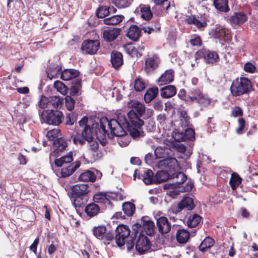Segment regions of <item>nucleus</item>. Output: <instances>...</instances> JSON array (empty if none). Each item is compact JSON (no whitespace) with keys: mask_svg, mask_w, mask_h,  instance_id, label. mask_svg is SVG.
Returning a JSON list of instances; mask_svg holds the SVG:
<instances>
[{"mask_svg":"<svg viewBox=\"0 0 258 258\" xmlns=\"http://www.w3.org/2000/svg\"><path fill=\"white\" fill-rule=\"evenodd\" d=\"M142 125L140 126H135L134 125H131L127 127V129L130 132V135L134 139H137L143 136V132L140 131V128Z\"/></svg>","mask_w":258,"mask_h":258,"instance_id":"43","label":"nucleus"},{"mask_svg":"<svg viewBox=\"0 0 258 258\" xmlns=\"http://www.w3.org/2000/svg\"><path fill=\"white\" fill-rule=\"evenodd\" d=\"M54 151L51 153V156L56 157L59 153L64 150L68 146L66 141L62 138L56 139L53 143Z\"/></svg>","mask_w":258,"mask_h":258,"instance_id":"11","label":"nucleus"},{"mask_svg":"<svg viewBox=\"0 0 258 258\" xmlns=\"http://www.w3.org/2000/svg\"><path fill=\"white\" fill-rule=\"evenodd\" d=\"M75 100L70 96H67L65 97V104L67 109L69 111H72L74 108Z\"/></svg>","mask_w":258,"mask_h":258,"instance_id":"56","label":"nucleus"},{"mask_svg":"<svg viewBox=\"0 0 258 258\" xmlns=\"http://www.w3.org/2000/svg\"><path fill=\"white\" fill-rule=\"evenodd\" d=\"M50 108H58L61 106L62 99L59 97L52 96L50 98Z\"/></svg>","mask_w":258,"mask_h":258,"instance_id":"49","label":"nucleus"},{"mask_svg":"<svg viewBox=\"0 0 258 258\" xmlns=\"http://www.w3.org/2000/svg\"><path fill=\"white\" fill-rule=\"evenodd\" d=\"M112 194L108 192H100L94 196V201L96 203L102 204L105 205H110L111 203Z\"/></svg>","mask_w":258,"mask_h":258,"instance_id":"15","label":"nucleus"},{"mask_svg":"<svg viewBox=\"0 0 258 258\" xmlns=\"http://www.w3.org/2000/svg\"><path fill=\"white\" fill-rule=\"evenodd\" d=\"M73 153L72 152L65 156L62 157L55 161V165L58 167L63 166L64 164L71 163L73 161Z\"/></svg>","mask_w":258,"mask_h":258,"instance_id":"39","label":"nucleus"},{"mask_svg":"<svg viewBox=\"0 0 258 258\" xmlns=\"http://www.w3.org/2000/svg\"><path fill=\"white\" fill-rule=\"evenodd\" d=\"M180 121L181 126L182 127H186L188 125L189 121V117L186 112L181 111L180 113Z\"/></svg>","mask_w":258,"mask_h":258,"instance_id":"55","label":"nucleus"},{"mask_svg":"<svg viewBox=\"0 0 258 258\" xmlns=\"http://www.w3.org/2000/svg\"><path fill=\"white\" fill-rule=\"evenodd\" d=\"M100 45L98 40H86L83 42L81 48L82 51L88 54H93L96 53Z\"/></svg>","mask_w":258,"mask_h":258,"instance_id":"7","label":"nucleus"},{"mask_svg":"<svg viewBox=\"0 0 258 258\" xmlns=\"http://www.w3.org/2000/svg\"><path fill=\"white\" fill-rule=\"evenodd\" d=\"M158 93L157 87H153L149 89L144 95V99L146 103H149L153 100Z\"/></svg>","mask_w":258,"mask_h":258,"instance_id":"32","label":"nucleus"},{"mask_svg":"<svg viewBox=\"0 0 258 258\" xmlns=\"http://www.w3.org/2000/svg\"><path fill=\"white\" fill-rule=\"evenodd\" d=\"M120 30L117 29H107L103 31V36L105 40L110 41L115 39L119 35Z\"/></svg>","mask_w":258,"mask_h":258,"instance_id":"19","label":"nucleus"},{"mask_svg":"<svg viewBox=\"0 0 258 258\" xmlns=\"http://www.w3.org/2000/svg\"><path fill=\"white\" fill-rule=\"evenodd\" d=\"M42 118L43 120L49 124L59 125L63 118V114L61 111L53 110H46L42 113Z\"/></svg>","mask_w":258,"mask_h":258,"instance_id":"5","label":"nucleus"},{"mask_svg":"<svg viewBox=\"0 0 258 258\" xmlns=\"http://www.w3.org/2000/svg\"><path fill=\"white\" fill-rule=\"evenodd\" d=\"M159 61L157 57H150L146 60V66L147 69H154L156 68Z\"/></svg>","mask_w":258,"mask_h":258,"instance_id":"48","label":"nucleus"},{"mask_svg":"<svg viewBox=\"0 0 258 258\" xmlns=\"http://www.w3.org/2000/svg\"><path fill=\"white\" fill-rule=\"evenodd\" d=\"M106 232V228L104 226H99L94 227L93 233L96 237L98 239H104Z\"/></svg>","mask_w":258,"mask_h":258,"instance_id":"41","label":"nucleus"},{"mask_svg":"<svg viewBox=\"0 0 258 258\" xmlns=\"http://www.w3.org/2000/svg\"><path fill=\"white\" fill-rule=\"evenodd\" d=\"M241 182V178L237 174L235 173L232 174L229 183L232 189H235L240 185Z\"/></svg>","mask_w":258,"mask_h":258,"instance_id":"42","label":"nucleus"},{"mask_svg":"<svg viewBox=\"0 0 258 258\" xmlns=\"http://www.w3.org/2000/svg\"><path fill=\"white\" fill-rule=\"evenodd\" d=\"M251 89V82L246 78H240L234 80L230 87L231 93L235 97L247 94Z\"/></svg>","mask_w":258,"mask_h":258,"instance_id":"4","label":"nucleus"},{"mask_svg":"<svg viewBox=\"0 0 258 258\" xmlns=\"http://www.w3.org/2000/svg\"><path fill=\"white\" fill-rule=\"evenodd\" d=\"M111 61L113 67L115 69H118L123 64L121 53L117 51L113 52L111 55Z\"/></svg>","mask_w":258,"mask_h":258,"instance_id":"24","label":"nucleus"},{"mask_svg":"<svg viewBox=\"0 0 258 258\" xmlns=\"http://www.w3.org/2000/svg\"><path fill=\"white\" fill-rule=\"evenodd\" d=\"M213 36L215 38L226 41L229 38L228 30L222 26H217L213 30Z\"/></svg>","mask_w":258,"mask_h":258,"instance_id":"16","label":"nucleus"},{"mask_svg":"<svg viewBox=\"0 0 258 258\" xmlns=\"http://www.w3.org/2000/svg\"><path fill=\"white\" fill-rule=\"evenodd\" d=\"M126 50L127 52L131 55L132 56H138L139 54V52L135 46L132 45H127L126 46Z\"/></svg>","mask_w":258,"mask_h":258,"instance_id":"59","label":"nucleus"},{"mask_svg":"<svg viewBox=\"0 0 258 258\" xmlns=\"http://www.w3.org/2000/svg\"><path fill=\"white\" fill-rule=\"evenodd\" d=\"M73 205L76 208H80L85 205L88 200L87 196H74Z\"/></svg>","mask_w":258,"mask_h":258,"instance_id":"45","label":"nucleus"},{"mask_svg":"<svg viewBox=\"0 0 258 258\" xmlns=\"http://www.w3.org/2000/svg\"><path fill=\"white\" fill-rule=\"evenodd\" d=\"M170 190L167 192V195L171 197L172 198H175L177 196L179 195L180 192H183L186 191L184 188L180 186H176L171 184V185L166 184L165 186H167Z\"/></svg>","mask_w":258,"mask_h":258,"instance_id":"22","label":"nucleus"},{"mask_svg":"<svg viewBox=\"0 0 258 258\" xmlns=\"http://www.w3.org/2000/svg\"><path fill=\"white\" fill-rule=\"evenodd\" d=\"M61 68L57 64L51 65L46 71L48 77L52 79L59 75Z\"/></svg>","mask_w":258,"mask_h":258,"instance_id":"30","label":"nucleus"},{"mask_svg":"<svg viewBox=\"0 0 258 258\" xmlns=\"http://www.w3.org/2000/svg\"><path fill=\"white\" fill-rule=\"evenodd\" d=\"M109 10L107 6L100 7L96 11V15L98 18H103L108 15Z\"/></svg>","mask_w":258,"mask_h":258,"instance_id":"53","label":"nucleus"},{"mask_svg":"<svg viewBox=\"0 0 258 258\" xmlns=\"http://www.w3.org/2000/svg\"><path fill=\"white\" fill-rule=\"evenodd\" d=\"M143 124V120L134 110H131L127 113V118L124 113L119 112L116 119H112L109 121L106 118L101 119L100 123L95 122L92 124V129L94 130L97 138H102L106 134L109 138H112L114 136L122 137L125 135V128L131 125L137 127Z\"/></svg>","mask_w":258,"mask_h":258,"instance_id":"1","label":"nucleus"},{"mask_svg":"<svg viewBox=\"0 0 258 258\" xmlns=\"http://www.w3.org/2000/svg\"><path fill=\"white\" fill-rule=\"evenodd\" d=\"M135 89L137 91H141L145 88V84L141 79H136L134 83Z\"/></svg>","mask_w":258,"mask_h":258,"instance_id":"58","label":"nucleus"},{"mask_svg":"<svg viewBox=\"0 0 258 258\" xmlns=\"http://www.w3.org/2000/svg\"><path fill=\"white\" fill-rule=\"evenodd\" d=\"M171 151L170 149L167 147H162L159 146L156 148L154 151L156 159L161 158H167L169 157Z\"/></svg>","mask_w":258,"mask_h":258,"instance_id":"21","label":"nucleus"},{"mask_svg":"<svg viewBox=\"0 0 258 258\" xmlns=\"http://www.w3.org/2000/svg\"><path fill=\"white\" fill-rule=\"evenodd\" d=\"M136 178L143 180L146 184H150L155 182L153 173L151 169L145 170L144 169H136L134 174V179Z\"/></svg>","mask_w":258,"mask_h":258,"instance_id":"6","label":"nucleus"},{"mask_svg":"<svg viewBox=\"0 0 258 258\" xmlns=\"http://www.w3.org/2000/svg\"><path fill=\"white\" fill-rule=\"evenodd\" d=\"M112 3L119 9L125 8L130 5V2L127 0H113Z\"/></svg>","mask_w":258,"mask_h":258,"instance_id":"57","label":"nucleus"},{"mask_svg":"<svg viewBox=\"0 0 258 258\" xmlns=\"http://www.w3.org/2000/svg\"><path fill=\"white\" fill-rule=\"evenodd\" d=\"M59 136V131L58 129H53L48 131L46 134V137L50 141L53 142L57 139Z\"/></svg>","mask_w":258,"mask_h":258,"instance_id":"52","label":"nucleus"},{"mask_svg":"<svg viewBox=\"0 0 258 258\" xmlns=\"http://www.w3.org/2000/svg\"><path fill=\"white\" fill-rule=\"evenodd\" d=\"M141 31L137 25H132L128 29L126 35L131 40H137L141 36Z\"/></svg>","mask_w":258,"mask_h":258,"instance_id":"23","label":"nucleus"},{"mask_svg":"<svg viewBox=\"0 0 258 258\" xmlns=\"http://www.w3.org/2000/svg\"><path fill=\"white\" fill-rule=\"evenodd\" d=\"M124 17L122 15H115L103 20V23L107 25H115L122 22Z\"/></svg>","mask_w":258,"mask_h":258,"instance_id":"29","label":"nucleus"},{"mask_svg":"<svg viewBox=\"0 0 258 258\" xmlns=\"http://www.w3.org/2000/svg\"><path fill=\"white\" fill-rule=\"evenodd\" d=\"M199 103L203 106H208L213 105L215 103V101L208 97L207 96L204 95L199 91Z\"/></svg>","mask_w":258,"mask_h":258,"instance_id":"35","label":"nucleus"},{"mask_svg":"<svg viewBox=\"0 0 258 258\" xmlns=\"http://www.w3.org/2000/svg\"><path fill=\"white\" fill-rule=\"evenodd\" d=\"M153 112L154 111L152 109L149 108H146L145 107L143 112V115H141L140 116L143 117L145 119L149 118L153 115Z\"/></svg>","mask_w":258,"mask_h":258,"instance_id":"64","label":"nucleus"},{"mask_svg":"<svg viewBox=\"0 0 258 258\" xmlns=\"http://www.w3.org/2000/svg\"><path fill=\"white\" fill-rule=\"evenodd\" d=\"M246 20V16L240 13L234 14L230 18L229 21L232 26L236 27L243 24Z\"/></svg>","mask_w":258,"mask_h":258,"instance_id":"20","label":"nucleus"},{"mask_svg":"<svg viewBox=\"0 0 258 258\" xmlns=\"http://www.w3.org/2000/svg\"><path fill=\"white\" fill-rule=\"evenodd\" d=\"M39 107L41 108H50V98L41 96L38 102Z\"/></svg>","mask_w":258,"mask_h":258,"instance_id":"54","label":"nucleus"},{"mask_svg":"<svg viewBox=\"0 0 258 258\" xmlns=\"http://www.w3.org/2000/svg\"><path fill=\"white\" fill-rule=\"evenodd\" d=\"M133 108L136 109L139 115H143V112L145 108L144 105L138 101H133L130 103Z\"/></svg>","mask_w":258,"mask_h":258,"instance_id":"50","label":"nucleus"},{"mask_svg":"<svg viewBox=\"0 0 258 258\" xmlns=\"http://www.w3.org/2000/svg\"><path fill=\"white\" fill-rule=\"evenodd\" d=\"M201 221V217L197 214L189 216L187 221V225L189 227H195L198 226Z\"/></svg>","mask_w":258,"mask_h":258,"instance_id":"34","label":"nucleus"},{"mask_svg":"<svg viewBox=\"0 0 258 258\" xmlns=\"http://www.w3.org/2000/svg\"><path fill=\"white\" fill-rule=\"evenodd\" d=\"M196 55H197V56H196V58L198 56L203 55L205 60L208 63H215L219 59L218 54L215 51H199L198 52Z\"/></svg>","mask_w":258,"mask_h":258,"instance_id":"10","label":"nucleus"},{"mask_svg":"<svg viewBox=\"0 0 258 258\" xmlns=\"http://www.w3.org/2000/svg\"><path fill=\"white\" fill-rule=\"evenodd\" d=\"M189 233L185 229L178 230L176 234L177 241L180 243H185L189 238Z\"/></svg>","mask_w":258,"mask_h":258,"instance_id":"28","label":"nucleus"},{"mask_svg":"<svg viewBox=\"0 0 258 258\" xmlns=\"http://www.w3.org/2000/svg\"><path fill=\"white\" fill-rule=\"evenodd\" d=\"M120 137V138H118L117 141L118 145L121 147H125L128 145L130 142V138L128 137H124V136Z\"/></svg>","mask_w":258,"mask_h":258,"instance_id":"61","label":"nucleus"},{"mask_svg":"<svg viewBox=\"0 0 258 258\" xmlns=\"http://www.w3.org/2000/svg\"><path fill=\"white\" fill-rule=\"evenodd\" d=\"M150 248L149 242L147 237L141 233H139L138 238L136 243V248L141 254L144 253Z\"/></svg>","mask_w":258,"mask_h":258,"instance_id":"8","label":"nucleus"},{"mask_svg":"<svg viewBox=\"0 0 258 258\" xmlns=\"http://www.w3.org/2000/svg\"><path fill=\"white\" fill-rule=\"evenodd\" d=\"M167 167L166 168H169V172H172L173 170H175V168L177 166V161L175 158H172L170 156L167 158Z\"/></svg>","mask_w":258,"mask_h":258,"instance_id":"51","label":"nucleus"},{"mask_svg":"<svg viewBox=\"0 0 258 258\" xmlns=\"http://www.w3.org/2000/svg\"><path fill=\"white\" fill-rule=\"evenodd\" d=\"M145 161L148 165L155 166L156 158L154 159L153 155L151 153H148L145 157Z\"/></svg>","mask_w":258,"mask_h":258,"instance_id":"60","label":"nucleus"},{"mask_svg":"<svg viewBox=\"0 0 258 258\" xmlns=\"http://www.w3.org/2000/svg\"><path fill=\"white\" fill-rule=\"evenodd\" d=\"M195 207V204L192 199L189 197H184L182 201L177 205V209L175 212L178 213L181 212L183 209L188 210H191Z\"/></svg>","mask_w":258,"mask_h":258,"instance_id":"9","label":"nucleus"},{"mask_svg":"<svg viewBox=\"0 0 258 258\" xmlns=\"http://www.w3.org/2000/svg\"><path fill=\"white\" fill-rule=\"evenodd\" d=\"M100 211V208L95 203L88 205L85 208V212L88 216L93 217L96 216Z\"/></svg>","mask_w":258,"mask_h":258,"instance_id":"31","label":"nucleus"},{"mask_svg":"<svg viewBox=\"0 0 258 258\" xmlns=\"http://www.w3.org/2000/svg\"><path fill=\"white\" fill-rule=\"evenodd\" d=\"M214 240L211 237H206L201 243L199 248L200 250L204 252L207 249L210 248L214 244Z\"/></svg>","mask_w":258,"mask_h":258,"instance_id":"38","label":"nucleus"},{"mask_svg":"<svg viewBox=\"0 0 258 258\" xmlns=\"http://www.w3.org/2000/svg\"><path fill=\"white\" fill-rule=\"evenodd\" d=\"M171 178L174 180V183L172 184L178 186L184 182L187 179V177L183 172H177L171 174Z\"/></svg>","mask_w":258,"mask_h":258,"instance_id":"27","label":"nucleus"},{"mask_svg":"<svg viewBox=\"0 0 258 258\" xmlns=\"http://www.w3.org/2000/svg\"><path fill=\"white\" fill-rule=\"evenodd\" d=\"M79 75L78 71L74 69H67L61 73V78L62 80L68 81L78 77Z\"/></svg>","mask_w":258,"mask_h":258,"instance_id":"26","label":"nucleus"},{"mask_svg":"<svg viewBox=\"0 0 258 258\" xmlns=\"http://www.w3.org/2000/svg\"><path fill=\"white\" fill-rule=\"evenodd\" d=\"M176 93V89L173 85H168L161 89V95L163 98H170Z\"/></svg>","mask_w":258,"mask_h":258,"instance_id":"25","label":"nucleus"},{"mask_svg":"<svg viewBox=\"0 0 258 258\" xmlns=\"http://www.w3.org/2000/svg\"><path fill=\"white\" fill-rule=\"evenodd\" d=\"M80 162L79 161H77L67 167L63 166L61 171V176L66 177L71 175L78 168L80 167Z\"/></svg>","mask_w":258,"mask_h":258,"instance_id":"18","label":"nucleus"},{"mask_svg":"<svg viewBox=\"0 0 258 258\" xmlns=\"http://www.w3.org/2000/svg\"><path fill=\"white\" fill-rule=\"evenodd\" d=\"M73 196H86L90 191L88 184H77L72 188Z\"/></svg>","mask_w":258,"mask_h":258,"instance_id":"12","label":"nucleus"},{"mask_svg":"<svg viewBox=\"0 0 258 258\" xmlns=\"http://www.w3.org/2000/svg\"><path fill=\"white\" fill-rule=\"evenodd\" d=\"M159 231L162 234L167 233L171 229V225L166 217H161L157 220Z\"/></svg>","mask_w":258,"mask_h":258,"instance_id":"13","label":"nucleus"},{"mask_svg":"<svg viewBox=\"0 0 258 258\" xmlns=\"http://www.w3.org/2000/svg\"><path fill=\"white\" fill-rule=\"evenodd\" d=\"M214 5L219 11L226 12L229 10L227 0H214Z\"/></svg>","mask_w":258,"mask_h":258,"instance_id":"37","label":"nucleus"},{"mask_svg":"<svg viewBox=\"0 0 258 258\" xmlns=\"http://www.w3.org/2000/svg\"><path fill=\"white\" fill-rule=\"evenodd\" d=\"M139 8L141 17L144 19L148 20L152 17L153 15L149 6L141 5Z\"/></svg>","mask_w":258,"mask_h":258,"instance_id":"36","label":"nucleus"},{"mask_svg":"<svg viewBox=\"0 0 258 258\" xmlns=\"http://www.w3.org/2000/svg\"><path fill=\"white\" fill-rule=\"evenodd\" d=\"M131 231L126 225H119L116 229L115 241L117 245L119 247L126 244L128 250L132 249L134 246L132 237H130Z\"/></svg>","mask_w":258,"mask_h":258,"instance_id":"3","label":"nucleus"},{"mask_svg":"<svg viewBox=\"0 0 258 258\" xmlns=\"http://www.w3.org/2000/svg\"><path fill=\"white\" fill-rule=\"evenodd\" d=\"M185 22L188 24H193L197 26L198 28L205 27L207 23L205 21H201L194 16L189 17L185 19Z\"/></svg>","mask_w":258,"mask_h":258,"instance_id":"40","label":"nucleus"},{"mask_svg":"<svg viewBox=\"0 0 258 258\" xmlns=\"http://www.w3.org/2000/svg\"><path fill=\"white\" fill-rule=\"evenodd\" d=\"M245 120L243 118H241L238 119V127L236 130L237 134H241L243 132V130L245 127Z\"/></svg>","mask_w":258,"mask_h":258,"instance_id":"63","label":"nucleus"},{"mask_svg":"<svg viewBox=\"0 0 258 258\" xmlns=\"http://www.w3.org/2000/svg\"><path fill=\"white\" fill-rule=\"evenodd\" d=\"M95 132L92 128L86 127L83 130L82 134H77L73 139L74 143L76 145H83L85 141L89 144V150L91 151L92 155L98 158L101 157V153L98 149L99 145L98 143L93 140V134Z\"/></svg>","mask_w":258,"mask_h":258,"instance_id":"2","label":"nucleus"},{"mask_svg":"<svg viewBox=\"0 0 258 258\" xmlns=\"http://www.w3.org/2000/svg\"><path fill=\"white\" fill-rule=\"evenodd\" d=\"M80 181L93 182L96 179V176L93 171L87 170L80 174L79 177Z\"/></svg>","mask_w":258,"mask_h":258,"instance_id":"33","label":"nucleus"},{"mask_svg":"<svg viewBox=\"0 0 258 258\" xmlns=\"http://www.w3.org/2000/svg\"><path fill=\"white\" fill-rule=\"evenodd\" d=\"M171 174L167 171H159L156 173V178L159 182H164L171 178Z\"/></svg>","mask_w":258,"mask_h":258,"instance_id":"47","label":"nucleus"},{"mask_svg":"<svg viewBox=\"0 0 258 258\" xmlns=\"http://www.w3.org/2000/svg\"><path fill=\"white\" fill-rule=\"evenodd\" d=\"M122 210L125 215L128 216H131L135 211V206L133 203L130 202L125 203L122 205Z\"/></svg>","mask_w":258,"mask_h":258,"instance_id":"44","label":"nucleus"},{"mask_svg":"<svg viewBox=\"0 0 258 258\" xmlns=\"http://www.w3.org/2000/svg\"><path fill=\"white\" fill-rule=\"evenodd\" d=\"M174 72L172 70L166 71L158 79V84L162 86L171 83L174 80Z\"/></svg>","mask_w":258,"mask_h":258,"instance_id":"14","label":"nucleus"},{"mask_svg":"<svg viewBox=\"0 0 258 258\" xmlns=\"http://www.w3.org/2000/svg\"><path fill=\"white\" fill-rule=\"evenodd\" d=\"M141 223L146 233L148 235H152L154 232V223L149 220L148 217H143L141 219Z\"/></svg>","mask_w":258,"mask_h":258,"instance_id":"17","label":"nucleus"},{"mask_svg":"<svg viewBox=\"0 0 258 258\" xmlns=\"http://www.w3.org/2000/svg\"><path fill=\"white\" fill-rule=\"evenodd\" d=\"M172 137L177 143H179L184 140L183 135L182 133L177 131H173L172 133Z\"/></svg>","mask_w":258,"mask_h":258,"instance_id":"62","label":"nucleus"},{"mask_svg":"<svg viewBox=\"0 0 258 258\" xmlns=\"http://www.w3.org/2000/svg\"><path fill=\"white\" fill-rule=\"evenodd\" d=\"M54 87L63 95H66L68 93V89L67 87L59 81H56L54 83Z\"/></svg>","mask_w":258,"mask_h":258,"instance_id":"46","label":"nucleus"}]
</instances>
